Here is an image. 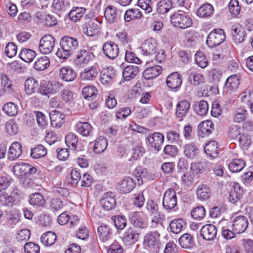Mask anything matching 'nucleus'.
Here are the masks:
<instances>
[{"label": "nucleus", "mask_w": 253, "mask_h": 253, "mask_svg": "<svg viewBox=\"0 0 253 253\" xmlns=\"http://www.w3.org/2000/svg\"><path fill=\"white\" fill-rule=\"evenodd\" d=\"M97 233L100 240L103 242L109 240L111 237L110 227L104 224H101L98 227Z\"/></svg>", "instance_id": "nucleus-35"}, {"label": "nucleus", "mask_w": 253, "mask_h": 253, "mask_svg": "<svg viewBox=\"0 0 253 253\" xmlns=\"http://www.w3.org/2000/svg\"><path fill=\"white\" fill-rule=\"evenodd\" d=\"M107 140L103 136L97 137L93 143V151L95 153L100 154L103 152L107 147Z\"/></svg>", "instance_id": "nucleus-32"}, {"label": "nucleus", "mask_w": 253, "mask_h": 253, "mask_svg": "<svg viewBox=\"0 0 253 253\" xmlns=\"http://www.w3.org/2000/svg\"><path fill=\"white\" fill-rule=\"evenodd\" d=\"M214 8L210 3L202 5L197 10V15L201 18H207L211 16L213 13Z\"/></svg>", "instance_id": "nucleus-38"}, {"label": "nucleus", "mask_w": 253, "mask_h": 253, "mask_svg": "<svg viewBox=\"0 0 253 253\" xmlns=\"http://www.w3.org/2000/svg\"><path fill=\"white\" fill-rule=\"evenodd\" d=\"M139 234L131 229L127 230L125 233L123 241L127 245L135 243L138 239Z\"/></svg>", "instance_id": "nucleus-47"}, {"label": "nucleus", "mask_w": 253, "mask_h": 253, "mask_svg": "<svg viewBox=\"0 0 253 253\" xmlns=\"http://www.w3.org/2000/svg\"><path fill=\"white\" fill-rule=\"evenodd\" d=\"M115 77V71L112 67L104 68L101 72L100 81L105 86L111 85Z\"/></svg>", "instance_id": "nucleus-14"}, {"label": "nucleus", "mask_w": 253, "mask_h": 253, "mask_svg": "<svg viewBox=\"0 0 253 253\" xmlns=\"http://www.w3.org/2000/svg\"><path fill=\"white\" fill-rule=\"evenodd\" d=\"M34 113L38 126L42 129L45 128L48 124L47 117L42 112L34 111Z\"/></svg>", "instance_id": "nucleus-59"}, {"label": "nucleus", "mask_w": 253, "mask_h": 253, "mask_svg": "<svg viewBox=\"0 0 253 253\" xmlns=\"http://www.w3.org/2000/svg\"><path fill=\"white\" fill-rule=\"evenodd\" d=\"M22 154V146L20 143L17 142L12 143L9 148L8 158L12 161L19 158Z\"/></svg>", "instance_id": "nucleus-31"}, {"label": "nucleus", "mask_w": 253, "mask_h": 253, "mask_svg": "<svg viewBox=\"0 0 253 253\" xmlns=\"http://www.w3.org/2000/svg\"><path fill=\"white\" fill-rule=\"evenodd\" d=\"M116 41L123 45H126L130 42V37L125 30H119L116 33Z\"/></svg>", "instance_id": "nucleus-50"}, {"label": "nucleus", "mask_w": 253, "mask_h": 253, "mask_svg": "<svg viewBox=\"0 0 253 253\" xmlns=\"http://www.w3.org/2000/svg\"><path fill=\"white\" fill-rule=\"evenodd\" d=\"M239 84V77L237 75H233L226 79L224 87L228 90H232L237 88Z\"/></svg>", "instance_id": "nucleus-42"}, {"label": "nucleus", "mask_w": 253, "mask_h": 253, "mask_svg": "<svg viewBox=\"0 0 253 253\" xmlns=\"http://www.w3.org/2000/svg\"><path fill=\"white\" fill-rule=\"evenodd\" d=\"M65 143L67 146L73 150H81V148H78V137L73 133L67 134L65 137Z\"/></svg>", "instance_id": "nucleus-37"}, {"label": "nucleus", "mask_w": 253, "mask_h": 253, "mask_svg": "<svg viewBox=\"0 0 253 253\" xmlns=\"http://www.w3.org/2000/svg\"><path fill=\"white\" fill-rule=\"evenodd\" d=\"M18 106L12 102L5 103L2 108L4 112L10 116L16 115L18 112Z\"/></svg>", "instance_id": "nucleus-64"}, {"label": "nucleus", "mask_w": 253, "mask_h": 253, "mask_svg": "<svg viewBox=\"0 0 253 253\" xmlns=\"http://www.w3.org/2000/svg\"><path fill=\"white\" fill-rule=\"evenodd\" d=\"M164 141V135L159 132H154L149 134L146 138L145 141L148 146L159 152L161 149V145Z\"/></svg>", "instance_id": "nucleus-7"}, {"label": "nucleus", "mask_w": 253, "mask_h": 253, "mask_svg": "<svg viewBox=\"0 0 253 253\" xmlns=\"http://www.w3.org/2000/svg\"><path fill=\"white\" fill-rule=\"evenodd\" d=\"M139 72V68L135 65H129L126 67L123 71V77L126 81L134 79Z\"/></svg>", "instance_id": "nucleus-30"}, {"label": "nucleus", "mask_w": 253, "mask_h": 253, "mask_svg": "<svg viewBox=\"0 0 253 253\" xmlns=\"http://www.w3.org/2000/svg\"><path fill=\"white\" fill-rule=\"evenodd\" d=\"M197 196L201 201H206L211 196V190L209 186L206 184H200L197 188Z\"/></svg>", "instance_id": "nucleus-36"}, {"label": "nucleus", "mask_w": 253, "mask_h": 253, "mask_svg": "<svg viewBox=\"0 0 253 253\" xmlns=\"http://www.w3.org/2000/svg\"><path fill=\"white\" fill-rule=\"evenodd\" d=\"M76 131L83 136H87L92 132V127L87 122H78L76 126Z\"/></svg>", "instance_id": "nucleus-33"}, {"label": "nucleus", "mask_w": 253, "mask_h": 253, "mask_svg": "<svg viewBox=\"0 0 253 253\" xmlns=\"http://www.w3.org/2000/svg\"><path fill=\"white\" fill-rule=\"evenodd\" d=\"M29 202L31 205L41 207L43 206L45 203V200L39 193H35L29 196Z\"/></svg>", "instance_id": "nucleus-51"}, {"label": "nucleus", "mask_w": 253, "mask_h": 253, "mask_svg": "<svg viewBox=\"0 0 253 253\" xmlns=\"http://www.w3.org/2000/svg\"><path fill=\"white\" fill-rule=\"evenodd\" d=\"M197 40L196 33L194 31H186L185 32V43L187 46H195Z\"/></svg>", "instance_id": "nucleus-60"}, {"label": "nucleus", "mask_w": 253, "mask_h": 253, "mask_svg": "<svg viewBox=\"0 0 253 253\" xmlns=\"http://www.w3.org/2000/svg\"><path fill=\"white\" fill-rule=\"evenodd\" d=\"M69 2L65 0H53L52 7L55 12L65 11L69 8Z\"/></svg>", "instance_id": "nucleus-53"}, {"label": "nucleus", "mask_w": 253, "mask_h": 253, "mask_svg": "<svg viewBox=\"0 0 253 253\" xmlns=\"http://www.w3.org/2000/svg\"><path fill=\"white\" fill-rule=\"evenodd\" d=\"M55 45V39L50 35L42 37L39 44V51L42 54H47L51 52Z\"/></svg>", "instance_id": "nucleus-6"}, {"label": "nucleus", "mask_w": 253, "mask_h": 253, "mask_svg": "<svg viewBox=\"0 0 253 253\" xmlns=\"http://www.w3.org/2000/svg\"><path fill=\"white\" fill-rule=\"evenodd\" d=\"M62 86V84L58 82L42 80L41 82L38 92L42 95L48 96L57 93Z\"/></svg>", "instance_id": "nucleus-3"}, {"label": "nucleus", "mask_w": 253, "mask_h": 253, "mask_svg": "<svg viewBox=\"0 0 253 253\" xmlns=\"http://www.w3.org/2000/svg\"><path fill=\"white\" fill-rule=\"evenodd\" d=\"M47 153L46 148L42 145H38L31 149V156L34 159H40L44 157Z\"/></svg>", "instance_id": "nucleus-58"}, {"label": "nucleus", "mask_w": 253, "mask_h": 253, "mask_svg": "<svg viewBox=\"0 0 253 253\" xmlns=\"http://www.w3.org/2000/svg\"><path fill=\"white\" fill-rule=\"evenodd\" d=\"M14 174L18 176H25L33 174L37 172V169L32 165L27 163H19L15 165L13 168Z\"/></svg>", "instance_id": "nucleus-8"}, {"label": "nucleus", "mask_w": 253, "mask_h": 253, "mask_svg": "<svg viewBox=\"0 0 253 253\" xmlns=\"http://www.w3.org/2000/svg\"><path fill=\"white\" fill-rule=\"evenodd\" d=\"M102 50L104 55L110 59H115L119 53V48L117 43L113 42H107L102 46Z\"/></svg>", "instance_id": "nucleus-12"}, {"label": "nucleus", "mask_w": 253, "mask_h": 253, "mask_svg": "<svg viewBox=\"0 0 253 253\" xmlns=\"http://www.w3.org/2000/svg\"><path fill=\"white\" fill-rule=\"evenodd\" d=\"M247 116L248 113L247 110L244 108L239 107L236 110L233 119L234 122L239 123L244 121Z\"/></svg>", "instance_id": "nucleus-63"}, {"label": "nucleus", "mask_w": 253, "mask_h": 253, "mask_svg": "<svg viewBox=\"0 0 253 253\" xmlns=\"http://www.w3.org/2000/svg\"><path fill=\"white\" fill-rule=\"evenodd\" d=\"M60 48L56 55L61 59H67L79 47L78 40L70 36H64L60 40Z\"/></svg>", "instance_id": "nucleus-1"}, {"label": "nucleus", "mask_w": 253, "mask_h": 253, "mask_svg": "<svg viewBox=\"0 0 253 253\" xmlns=\"http://www.w3.org/2000/svg\"><path fill=\"white\" fill-rule=\"evenodd\" d=\"M106 20L110 23L115 22L117 18V12L115 7L112 6L107 7L104 11Z\"/></svg>", "instance_id": "nucleus-56"}, {"label": "nucleus", "mask_w": 253, "mask_h": 253, "mask_svg": "<svg viewBox=\"0 0 253 253\" xmlns=\"http://www.w3.org/2000/svg\"><path fill=\"white\" fill-rule=\"evenodd\" d=\"M170 22L175 27L180 29H186L192 24V20L185 12L178 10L170 17Z\"/></svg>", "instance_id": "nucleus-2"}, {"label": "nucleus", "mask_w": 253, "mask_h": 253, "mask_svg": "<svg viewBox=\"0 0 253 253\" xmlns=\"http://www.w3.org/2000/svg\"><path fill=\"white\" fill-rule=\"evenodd\" d=\"M194 111L200 116H204L207 114L209 110V105L206 101L204 100L195 103L193 106Z\"/></svg>", "instance_id": "nucleus-41"}, {"label": "nucleus", "mask_w": 253, "mask_h": 253, "mask_svg": "<svg viewBox=\"0 0 253 253\" xmlns=\"http://www.w3.org/2000/svg\"><path fill=\"white\" fill-rule=\"evenodd\" d=\"M186 223L183 219L173 220L169 223L170 230L174 234H178L182 231Z\"/></svg>", "instance_id": "nucleus-45"}, {"label": "nucleus", "mask_w": 253, "mask_h": 253, "mask_svg": "<svg viewBox=\"0 0 253 253\" xmlns=\"http://www.w3.org/2000/svg\"><path fill=\"white\" fill-rule=\"evenodd\" d=\"M56 240V234L51 231H48L43 234L41 237V242L45 246L52 245L55 243Z\"/></svg>", "instance_id": "nucleus-48"}, {"label": "nucleus", "mask_w": 253, "mask_h": 253, "mask_svg": "<svg viewBox=\"0 0 253 253\" xmlns=\"http://www.w3.org/2000/svg\"><path fill=\"white\" fill-rule=\"evenodd\" d=\"M135 185L133 179L130 177H126L118 183L117 189L122 194H126L131 192Z\"/></svg>", "instance_id": "nucleus-15"}, {"label": "nucleus", "mask_w": 253, "mask_h": 253, "mask_svg": "<svg viewBox=\"0 0 253 253\" xmlns=\"http://www.w3.org/2000/svg\"><path fill=\"white\" fill-rule=\"evenodd\" d=\"M36 56V52L30 49H23L19 54L20 58L24 61L30 63Z\"/></svg>", "instance_id": "nucleus-57"}, {"label": "nucleus", "mask_w": 253, "mask_h": 253, "mask_svg": "<svg viewBox=\"0 0 253 253\" xmlns=\"http://www.w3.org/2000/svg\"><path fill=\"white\" fill-rule=\"evenodd\" d=\"M50 64L49 58L45 56L39 57L34 63V68L39 71H43L47 69Z\"/></svg>", "instance_id": "nucleus-49"}, {"label": "nucleus", "mask_w": 253, "mask_h": 253, "mask_svg": "<svg viewBox=\"0 0 253 253\" xmlns=\"http://www.w3.org/2000/svg\"><path fill=\"white\" fill-rule=\"evenodd\" d=\"M184 155L188 159H193L197 156L199 153V150L193 142L187 143L183 147Z\"/></svg>", "instance_id": "nucleus-28"}, {"label": "nucleus", "mask_w": 253, "mask_h": 253, "mask_svg": "<svg viewBox=\"0 0 253 253\" xmlns=\"http://www.w3.org/2000/svg\"><path fill=\"white\" fill-rule=\"evenodd\" d=\"M198 135L201 137L210 135L214 129V124L210 120L201 122L198 126Z\"/></svg>", "instance_id": "nucleus-23"}, {"label": "nucleus", "mask_w": 253, "mask_h": 253, "mask_svg": "<svg viewBox=\"0 0 253 253\" xmlns=\"http://www.w3.org/2000/svg\"><path fill=\"white\" fill-rule=\"evenodd\" d=\"M39 86L38 81L34 78H29L25 82V91L28 95L35 92Z\"/></svg>", "instance_id": "nucleus-40"}, {"label": "nucleus", "mask_w": 253, "mask_h": 253, "mask_svg": "<svg viewBox=\"0 0 253 253\" xmlns=\"http://www.w3.org/2000/svg\"><path fill=\"white\" fill-rule=\"evenodd\" d=\"M245 165L246 163L243 160L235 159L229 164L228 168L232 172H238L241 171Z\"/></svg>", "instance_id": "nucleus-43"}, {"label": "nucleus", "mask_w": 253, "mask_h": 253, "mask_svg": "<svg viewBox=\"0 0 253 253\" xmlns=\"http://www.w3.org/2000/svg\"><path fill=\"white\" fill-rule=\"evenodd\" d=\"M243 194V189L240 185L235 183L233 185V189L231 190L229 195V201L234 204H236L242 199Z\"/></svg>", "instance_id": "nucleus-25"}, {"label": "nucleus", "mask_w": 253, "mask_h": 253, "mask_svg": "<svg viewBox=\"0 0 253 253\" xmlns=\"http://www.w3.org/2000/svg\"><path fill=\"white\" fill-rule=\"evenodd\" d=\"M21 215L19 210H14L6 214L5 225L12 228L18 224L20 221Z\"/></svg>", "instance_id": "nucleus-18"}, {"label": "nucleus", "mask_w": 253, "mask_h": 253, "mask_svg": "<svg viewBox=\"0 0 253 253\" xmlns=\"http://www.w3.org/2000/svg\"><path fill=\"white\" fill-rule=\"evenodd\" d=\"M100 205L105 211L113 209L116 206L115 195L112 192L105 193L100 200Z\"/></svg>", "instance_id": "nucleus-13"}, {"label": "nucleus", "mask_w": 253, "mask_h": 253, "mask_svg": "<svg viewBox=\"0 0 253 253\" xmlns=\"http://www.w3.org/2000/svg\"><path fill=\"white\" fill-rule=\"evenodd\" d=\"M155 16L153 14L151 16L146 17L145 21L146 25H150V28L155 32H158L160 31L163 27V23L160 21H156L154 20Z\"/></svg>", "instance_id": "nucleus-54"}, {"label": "nucleus", "mask_w": 253, "mask_h": 253, "mask_svg": "<svg viewBox=\"0 0 253 253\" xmlns=\"http://www.w3.org/2000/svg\"><path fill=\"white\" fill-rule=\"evenodd\" d=\"M141 0H138L137 2V6L133 8L128 9L125 13L124 19L126 22H129L133 19H140L142 16V13L141 10L139 8H142L141 5Z\"/></svg>", "instance_id": "nucleus-21"}, {"label": "nucleus", "mask_w": 253, "mask_h": 253, "mask_svg": "<svg viewBox=\"0 0 253 253\" xmlns=\"http://www.w3.org/2000/svg\"><path fill=\"white\" fill-rule=\"evenodd\" d=\"M86 9L82 7H73L69 13V18L76 22L81 19L85 14Z\"/></svg>", "instance_id": "nucleus-39"}, {"label": "nucleus", "mask_w": 253, "mask_h": 253, "mask_svg": "<svg viewBox=\"0 0 253 253\" xmlns=\"http://www.w3.org/2000/svg\"><path fill=\"white\" fill-rule=\"evenodd\" d=\"M59 77L62 81L70 82L76 79V73L73 69L69 67H65L60 69Z\"/></svg>", "instance_id": "nucleus-26"}, {"label": "nucleus", "mask_w": 253, "mask_h": 253, "mask_svg": "<svg viewBox=\"0 0 253 253\" xmlns=\"http://www.w3.org/2000/svg\"><path fill=\"white\" fill-rule=\"evenodd\" d=\"M82 93L86 99L91 100L97 95V90L95 86L89 85L83 88Z\"/></svg>", "instance_id": "nucleus-61"}, {"label": "nucleus", "mask_w": 253, "mask_h": 253, "mask_svg": "<svg viewBox=\"0 0 253 253\" xmlns=\"http://www.w3.org/2000/svg\"><path fill=\"white\" fill-rule=\"evenodd\" d=\"M179 243L182 248L189 249L194 244V239L189 234H184L179 239Z\"/></svg>", "instance_id": "nucleus-55"}, {"label": "nucleus", "mask_w": 253, "mask_h": 253, "mask_svg": "<svg viewBox=\"0 0 253 253\" xmlns=\"http://www.w3.org/2000/svg\"><path fill=\"white\" fill-rule=\"evenodd\" d=\"M232 35L233 40L236 43H240L243 42L246 36L245 31L237 27L232 29Z\"/></svg>", "instance_id": "nucleus-52"}, {"label": "nucleus", "mask_w": 253, "mask_h": 253, "mask_svg": "<svg viewBox=\"0 0 253 253\" xmlns=\"http://www.w3.org/2000/svg\"><path fill=\"white\" fill-rule=\"evenodd\" d=\"M163 205L167 210L173 209L177 205V197L173 189H167L164 195Z\"/></svg>", "instance_id": "nucleus-10"}, {"label": "nucleus", "mask_w": 253, "mask_h": 253, "mask_svg": "<svg viewBox=\"0 0 253 253\" xmlns=\"http://www.w3.org/2000/svg\"><path fill=\"white\" fill-rule=\"evenodd\" d=\"M182 83V77L177 72L169 74L167 78L166 84L169 88L172 89L179 88Z\"/></svg>", "instance_id": "nucleus-17"}, {"label": "nucleus", "mask_w": 253, "mask_h": 253, "mask_svg": "<svg viewBox=\"0 0 253 253\" xmlns=\"http://www.w3.org/2000/svg\"><path fill=\"white\" fill-rule=\"evenodd\" d=\"M131 223L136 228L142 227V211H133L129 214Z\"/></svg>", "instance_id": "nucleus-44"}, {"label": "nucleus", "mask_w": 253, "mask_h": 253, "mask_svg": "<svg viewBox=\"0 0 253 253\" xmlns=\"http://www.w3.org/2000/svg\"><path fill=\"white\" fill-rule=\"evenodd\" d=\"M94 57V55L92 52L83 49L77 54L75 62L77 66L84 67L92 61Z\"/></svg>", "instance_id": "nucleus-11"}, {"label": "nucleus", "mask_w": 253, "mask_h": 253, "mask_svg": "<svg viewBox=\"0 0 253 253\" xmlns=\"http://www.w3.org/2000/svg\"><path fill=\"white\" fill-rule=\"evenodd\" d=\"M98 70L95 66H89L81 72L80 77L82 81H93L98 77Z\"/></svg>", "instance_id": "nucleus-22"}, {"label": "nucleus", "mask_w": 253, "mask_h": 253, "mask_svg": "<svg viewBox=\"0 0 253 253\" xmlns=\"http://www.w3.org/2000/svg\"><path fill=\"white\" fill-rule=\"evenodd\" d=\"M51 124L52 126L60 128L65 123V114L58 111L52 112L50 115Z\"/></svg>", "instance_id": "nucleus-24"}, {"label": "nucleus", "mask_w": 253, "mask_h": 253, "mask_svg": "<svg viewBox=\"0 0 253 253\" xmlns=\"http://www.w3.org/2000/svg\"><path fill=\"white\" fill-rule=\"evenodd\" d=\"M218 143L215 141H211L207 143L204 147V151L206 154L211 158L218 157L219 150Z\"/></svg>", "instance_id": "nucleus-29"}, {"label": "nucleus", "mask_w": 253, "mask_h": 253, "mask_svg": "<svg viewBox=\"0 0 253 253\" xmlns=\"http://www.w3.org/2000/svg\"><path fill=\"white\" fill-rule=\"evenodd\" d=\"M156 42L153 38H150L143 42V55H152L155 53Z\"/></svg>", "instance_id": "nucleus-34"}, {"label": "nucleus", "mask_w": 253, "mask_h": 253, "mask_svg": "<svg viewBox=\"0 0 253 253\" xmlns=\"http://www.w3.org/2000/svg\"><path fill=\"white\" fill-rule=\"evenodd\" d=\"M101 23L97 18L91 20L84 28V33L88 37H93L99 32Z\"/></svg>", "instance_id": "nucleus-19"}, {"label": "nucleus", "mask_w": 253, "mask_h": 253, "mask_svg": "<svg viewBox=\"0 0 253 253\" xmlns=\"http://www.w3.org/2000/svg\"><path fill=\"white\" fill-rule=\"evenodd\" d=\"M159 237L160 234L157 231L148 233L144 236L143 244L151 251L157 253L160 248Z\"/></svg>", "instance_id": "nucleus-5"}, {"label": "nucleus", "mask_w": 253, "mask_h": 253, "mask_svg": "<svg viewBox=\"0 0 253 253\" xmlns=\"http://www.w3.org/2000/svg\"><path fill=\"white\" fill-rule=\"evenodd\" d=\"M172 7L171 0H160L157 3V11L162 14L168 13Z\"/></svg>", "instance_id": "nucleus-46"}, {"label": "nucleus", "mask_w": 253, "mask_h": 253, "mask_svg": "<svg viewBox=\"0 0 253 253\" xmlns=\"http://www.w3.org/2000/svg\"><path fill=\"white\" fill-rule=\"evenodd\" d=\"M217 234L216 227L212 224H207L203 226L200 230L201 236L207 241L213 240Z\"/></svg>", "instance_id": "nucleus-20"}, {"label": "nucleus", "mask_w": 253, "mask_h": 253, "mask_svg": "<svg viewBox=\"0 0 253 253\" xmlns=\"http://www.w3.org/2000/svg\"><path fill=\"white\" fill-rule=\"evenodd\" d=\"M190 106V102L186 100H181L177 103L176 115L178 118H180V120H182V118L188 113Z\"/></svg>", "instance_id": "nucleus-27"}, {"label": "nucleus", "mask_w": 253, "mask_h": 253, "mask_svg": "<svg viewBox=\"0 0 253 253\" xmlns=\"http://www.w3.org/2000/svg\"><path fill=\"white\" fill-rule=\"evenodd\" d=\"M206 215V210L204 207L198 206L193 209L191 211V216L195 220H201Z\"/></svg>", "instance_id": "nucleus-62"}, {"label": "nucleus", "mask_w": 253, "mask_h": 253, "mask_svg": "<svg viewBox=\"0 0 253 253\" xmlns=\"http://www.w3.org/2000/svg\"><path fill=\"white\" fill-rule=\"evenodd\" d=\"M225 38V34L222 29H214L209 34L206 41L207 44L211 48L214 47L222 43Z\"/></svg>", "instance_id": "nucleus-4"}, {"label": "nucleus", "mask_w": 253, "mask_h": 253, "mask_svg": "<svg viewBox=\"0 0 253 253\" xmlns=\"http://www.w3.org/2000/svg\"><path fill=\"white\" fill-rule=\"evenodd\" d=\"M232 229L237 234L244 232L249 225L247 218L243 215L235 216L232 220Z\"/></svg>", "instance_id": "nucleus-9"}, {"label": "nucleus", "mask_w": 253, "mask_h": 253, "mask_svg": "<svg viewBox=\"0 0 253 253\" xmlns=\"http://www.w3.org/2000/svg\"><path fill=\"white\" fill-rule=\"evenodd\" d=\"M150 62L147 61L146 66L147 68L143 71V78L146 80H152L158 77L162 72V68L159 65L152 67L149 66Z\"/></svg>", "instance_id": "nucleus-16"}]
</instances>
